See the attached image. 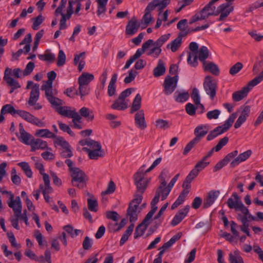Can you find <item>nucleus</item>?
Instances as JSON below:
<instances>
[{
  "instance_id": "f257e3e1",
  "label": "nucleus",
  "mask_w": 263,
  "mask_h": 263,
  "mask_svg": "<svg viewBox=\"0 0 263 263\" xmlns=\"http://www.w3.org/2000/svg\"><path fill=\"white\" fill-rule=\"evenodd\" d=\"M162 158L159 157L154 161L152 165L145 170V165H143L134 176V182L138 190L144 193L150 181V178L145 177L146 173L153 170L156 166L160 163Z\"/></svg>"
},
{
  "instance_id": "f03ea898",
  "label": "nucleus",
  "mask_w": 263,
  "mask_h": 263,
  "mask_svg": "<svg viewBox=\"0 0 263 263\" xmlns=\"http://www.w3.org/2000/svg\"><path fill=\"white\" fill-rule=\"evenodd\" d=\"M57 77V73L54 71H51L47 73L48 80L42 86L41 89L45 91V96L50 104L58 105L60 103L61 99L55 97L57 91L53 89L52 83Z\"/></svg>"
},
{
  "instance_id": "7ed1b4c3",
  "label": "nucleus",
  "mask_w": 263,
  "mask_h": 263,
  "mask_svg": "<svg viewBox=\"0 0 263 263\" xmlns=\"http://www.w3.org/2000/svg\"><path fill=\"white\" fill-rule=\"evenodd\" d=\"M226 4L220 5L217 9H216V7L214 6L211 2H209L201 10L202 13L204 14L205 17L206 18L210 16H217L220 14V16L218 19V21H222L227 18L228 17V13L224 12V9L227 7Z\"/></svg>"
},
{
  "instance_id": "20e7f679",
  "label": "nucleus",
  "mask_w": 263,
  "mask_h": 263,
  "mask_svg": "<svg viewBox=\"0 0 263 263\" xmlns=\"http://www.w3.org/2000/svg\"><path fill=\"white\" fill-rule=\"evenodd\" d=\"M263 81V70L258 76L250 81L247 86L243 87L240 90L234 92L232 98L234 101H239L247 97L248 92L255 86Z\"/></svg>"
},
{
  "instance_id": "39448f33",
  "label": "nucleus",
  "mask_w": 263,
  "mask_h": 263,
  "mask_svg": "<svg viewBox=\"0 0 263 263\" xmlns=\"http://www.w3.org/2000/svg\"><path fill=\"white\" fill-rule=\"evenodd\" d=\"M236 117L237 115L236 113H233L231 114L223 124L216 127L210 132L206 137V140L208 141H211L219 135L227 132L232 126Z\"/></svg>"
},
{
  "instance_id": "423d86ee",
  "label": "nucleus",
  "mask_w": 263,
  "mask_h": 263,
  "mask_svg": "<svg viewBox=\"0 0 263 263\" xmlns=\"http://www.w3.org/2000/svg\"><path fill=\"white\" fill-rule=\"evenodd\" d=\"M236 117L237 115L236 113H233L231 114L223 124L216 127L210 132L206 137V140L208 141H211L219 135L227 132L232 126Z\"/></svg>"
},
{
  "instance_id": "0eeeda50",
  "label": "nucleus",
  "mask_w": 263,
  "mask_h": 263,
  "mask_svg": "<svg viewBox=\"0 0 263 263\" xmlns=\"http://www.w3.org/2000/svg\"><path fill=\"white\" fill-rule=\"evenodd\" d=\"M236 117L237 115L236 113H233L231 114L223 124L216 127L210 132L206 137V140L208 141H211L219 135L227 132L232 126Z\"/></svg>"
},
{
  "instance_id": "6e6552de",
  "label": "nucleus",
  "mask_w": 263,
  "mask_h": 263,
  "mask_svg": "<svg viewBox=\"0 0 263 263\" xmlns=\"http://www.w3.org/2000/svg\"><path fill=\"white\" fill-rule=\"evenodd\" d=\"M137 192L139 194H137L135 195V198L129 204L128 209L127 210V215L129 217V221L130 222L136 221L138 219V214L139 211H138L139 204L142 202L143 196L142 194L140 192L137 187Z\"/></svg>"
},
{
  "instance_id": "1a4fd4ad",
  "label": "nucleus",
  "mask_w": 263,
  "mask_h": 263,
  "mask_svg": "<svg viewBox=\"0 0 263 263\" xmlns=\"http://www.w3.org/2000/svg\"><path fill=\"white\" fill-rule=\"evenodd\" d=\"M72 178L71 182L74 186L82 189L86 186L87 176L86 174L79 167H74L70 172Z\"/></svg>"
},
{
  "instance_id": "9d476101",
  "label": "nucleus",
  "mask_w": 263,
  "mask_h": 263,
  "mask_svg": "<svg viewBox=\"0 0 263 263\" xmlns=\"http://www.w3.org/2000/svg\"><path fill=\"white\" fill-rule=\"evenodd\" d=\"M170 37V34H164L161 36L156 42L153 40L151 46L153 48L146 52L147 55H152L154 58H158L161 52V46L167 41Z\"/></svg>"
},
{
  "instance_id": "9b49d317",
  "label": "nucleus",
  "mask_w": 263,
  "mask_h": 263,
  "mask_svg": "<svg viewBox=\"0 0 263 263\" xmlns=\"http://www.w3.org/2000/svg\"><path fill=\"white\" fill-rule=\"evenodd\" d=\"M203 85L206 95L211 100H213L217 90V82L212 76H206L204 78Z\"/></svg>"
},
{
  "instance_id": "f8f14e48",
  "label": "nucleus",
  "mask_w": 263,
  "mask_h": 263,
  "mask_svg": "<svg viewBox=\"0 0 263 263\" xmlns=\"http://www.w3.org/2000/svg\"><path fill=\"white\" fill-rule=\"evenodd\" d=\"M62 104V101L61 100L60 103L58 105L51 104V105L55 107L56 111L61 115L68 117L69 118L74 119V120H79L80 119V115L78 112L76 111L75 108L72 109L69 106H61Z\"/></svg>"
},
{
  "instance_id": "ddd939ff",
  "label": "nucleus",
  "mask_w": 263,
  "mask_h": 263,
  "mask_svg": "<svg viewBox=\"0 0 263 263\" xmlns=\"http://www.w3.org/2000/svg\"><path fill=\"white\" fill-rule=\"evenodd\" d=\"M178 81L177 76L173 77L167 76L165 77L163 86V91L166 95H170L173 92L177 87Z\"/></svg>"
},
{
  "instance_id": "4468645a",
  "label": "nucleus",
  "mask_w": 263,
  "mask_h": 263,
  "mask_svg": "<svg viewBox=\"0 0 263 263\" xmlns=\"http://www.w3.org/2000/svg\"><path fill=\"white\" fill-rule=\"evenodd\" d=\"M189 48L190 52L188 53L187 63L192 67H196L198 65L197 54L198 45L197 43L192 42L189 45Z\"/></svg>"
},
{
  "instance_id": "2eb2a0df",
  "label": "nucleus",
  "mask_w": 263,
  "mask_h": 263,
  "mask_svg": "<svg viewBox=\"0 0 263 263\" xmlns=\"http://www.w3.org/2000/svg\"><path fill=\"white\" fill-rule=\"evenodd\" d=\"M18 115L28 122L35 125L38 127L45 126V124L44 122L27 111L20 110L18 112Z\"/></svg>"
},
{
  "instance_id": "dca6fc26",
  "label": "nucleus",
  "mask_w": 263,
  "mask_h": 263,
  "mask_svg": "<svg viewBox=\"0 0 263 263\" xmlns=\"http://www.w3.org/2000/svg\"><path fill=\"white\" fill-rule=\"evenodd\" d=\"M73 3V0H69L66 14H64L62 12V13L59 14L62 16L60 21V30H63L67 28L66 21L69 20L74 13Z\"/></svg>"
},
{
  "instance_id": "f3484780",
  "label": "nucleus",
  "mask_w": 263,
  "mask_h": 263,
  "mask_svg": "<svg viewBox=\"0 0 263 263\" xmlns=\"http://www.w3.org/2000/svg\"><path fill=\"white\" fill-rule=\"evenodd\" d=\"M151 218V217H148L147 215H146L142 222L136 227L134 233V238L135 239L140 237L144 233L149 224L150 222L149 221Z\"/></svg>"
},
{
  "instance_id": "a211bd4d",
  "label": "nucleus",
  "mask_w": 263,
  "mask_h": 263,
  "mask_svg": "<svg viewBox=\"0 0 263 263\" xmlns=\"http://www.w3.org/2000/svg\"><path fill=\"white\" fill-rule=\"evenodd\" d=\"M188 34V31L184 32H180L178 37L173 40L170 44L166 46L167 49H170L172 52H176L181 46L182 43V39Z\"/></svg>"
},
{
  "instance_id": "6ab92c4d",
  "label": "nucleus",
  "mask_w": 263,
  "mask_h": 263,
  "mask_svg": "<svg viewBox=\"0 0 263 263\" xmlns=\"http://www.w3.org/2000/svg\"><path fill=\"white\" fill-rule=\"evenodd\" d=\"M189 210V205H186L183 209H180L175 215L171 221V224L173 226H175L179 224L186 217Z\"/></svg>"
},
{
  "instance_id": "aec40b11",
  "label": "nucleus",
  "mask_w": 263,
  "mask_h": 263,
  "mask_svg": "<svg viewBox=\"0 0 263 263\" xmlns=\"http://www.w3.org/2000/svg\"><path fill=\"white\" fill-rule=\"evenodd\" d=\"M135 123L137 127L141 129H144L147 127L145 120L144 112L143 110H139L135 116Z\"/></svg>"
},
{
  "instance_id": "412c9836",
  "label": "nucleus",
  "mask_w": 263,
  "mask_h": 263,
  "mask_svg": "<svg viewBox=\"0 0 263 263\" xmlns=\"http://www.w3.org/2000/svg\"><path fill=\"white\" fill-rule=\"evenodd\" d=\"M139 27L140 24L135 18H133L128 21L126 26L125 33L127 35H133L138 31Z\"/></svg>"
},
{
  "instance_id": "4be33fe9",
  "label": "nucleus",
  "mask_w": 263,
  "mask_h": 263,
  "mask_svg": "<svg viewBox=\"0 0 263 263\" xmlns=\"http://www.w3.org/2000/svg\"><path fill=\"white\" fill-rule=\"evenodd\" d=\"M40 85L39 84H34L32 87L30 93V97L28 103L30 106L35 105L38 101L40 96Z\"/></svg>"
},
{
  "instance_id": "5701e85b",
  "label": "nucleus",
  "mask_w": 263,
  "mask_h": 263,
  "mask_svg": "<svg viewBox=\"0 0 263 263\" xmlns=\"http://www.w3.org/2000/svg\"><path fill=\"white\" fill-rule=\"evenodd\" d=\"M241 203V199L236 193H233L227 202L228 206L230 209H235V211H237L238 208Z\"/></svg>"
},
{
  "instance_id": "b1692460",
  "label": "nucleus",
  "mask_w": 263,
  "mask_h": 263,
  "mask_svg": "<svg viewBox=\"0 0 263 263\" xmlns=\"http://www.w3.org/2000/svg\"><path fill=\"white\" fill-rule=\"evenodd\" d=\"M29 145L31 146V152H34L36 149H44L47 148V143L46 141L41 139H31Z\"/></svg>"
},
{
  "instance_id": "393cba45",
  "label": "nucleus",
  "mask_w": 263,
  "mask_h": 263,
  "mask_svg": "<svg viewBox=\"0 0 263 263\" xmlns=\"http://www.w3.org/2000/svg\"><path fill=\"white\" fill-rule=\"evenodd\" d=\"M218 191H211L209 193L206 198L204 200L203 206L205 208L210 207L213 204L215 200L219 195Z\"/></svg>"
},
{
  "instance_id": "a878e982",
  "label": "nucleus",
  "mask_w": 263,
  "mask_h": 263,
  "mask_svg": "<svg viewBox=\"0 0 263 263\" xmlns=\"http://www.w3.org/2000/svg\"><path fill=\"white\" fill-rule=\"evenodd\" d=\"M208 132V129L205 125H199L197 126L194 130L195 137L194 139L198 143L201 139L204 137Z\"/></svg>"
},
{
  "instance_id": "bb28decb",
  "label": "nucleus",
  "mask_w": 263,
  "mask_h": 263,
  "mask_svg": "<svg viewBox=\"0 0 263 263\" xmlns=\"http://www.w3.org/2000/svg\"><path fill=\"white\" fill-rule=\"evenodd\" d=\"M252 154L251 150H248L240 154L237 157L235 158L231 163V166L234 167L240 162L245 161L248 159Z\"/></svg>"
},
{
  "instance_id": "cd10ccee",
  "label": "nucleus",
  "mask_w": 263,
  "mask_h": 263,
  "mask_svg": "<svg viewBox=\"0 0 263 263\" xmlns=\"http://www.w3.org/2000/svg\"><path fill=\"white\" fill-rule=\"evenodd\" d=\"M9 207L12 209L14 213H15V211L16 212L17 210L19 211V217L24 216H27L26 210H25L23 213H22V205L21 198L19 196L15 197V203L14 204H13L12 202L9 204Z\"/></svg>"
},
{
  "instance_id": "c85d7f7f",
  "label": "nucleus",
  "mask_w": 263,
  "mask_h": 263,
  "mask_svg": "<svg viewBox=\"0 0 263 263\" xmlns=\"http://www.w3.org/2000/svg\"><path fill=\"white\" fill-rule=\"evenodd\" d=\"M203 68L205 71H209L215 76L219 74L220 71L218 66L212 62H204Z\"/></svg>"
},
{
  "instance_id": "c756f323",
  "label": "nucleus",
  "mask_w": 263,
  "mask_h": 263,
  "mask_svg": "<svg viewBox=\"0 0 263 263\" xmlns=\"http://www.w3.org/2000/svg\"><path fill=\"white\" fill-rule=\"evenodd\" d=\"M152 43L153 40L152 39H149L144 42L142 44V47L141 48L138 49L135 54L132 56L133 59H134L135 61L138 59L143 53H144L146 51L148 48L151 47Z\"/></svg>"
},
{
  "instance_id": "7c9ffc66",
  "label": "nucleus",
  "mask_w": 263,
  "mask_h": 263,
  "mask_svg": "<svg viewBox=\"0 0 263 263\" xmlns=\"http://www.w3.org/2000/svg\"><path fill=\"white\" fill-rule=\"evenodd\" d=\"M83 149L88 154V156L91 159L97 160L99 158L104 156V152L101 149H90L86 147H84Z\"/></svg>"
},
{
  "instance_id": "2f4dec72",
  "label": "nucleus",
  "mask_w": 263,
  "mask_h": 263,
  "mask_svg": "<svg viewBox=\"0 0 263 263\" xmlns=\"http://www.w3.org/2000/svg\"><path fill=\"white\" fill-rule=\"evenodd\" d=\"M79 115L81 117H84L87 121H92L94 119V114L92 110L86 107H83L79 110Z\"/></svg>"
},
{
  "instance_id": "473e14b6",
  "label": "nucleus",
  "mask_w": 263,
  "mask_h": 263,
  "mask_svg": "<svg viewBox=\"0 0 263 263\" xmlns=\"http://www.w3.org/2000/svg\"><path fill=\"white\" fill-rule=\"evenodd\" d=\"M166 69L164 63L161 59L159 60L157 66L153 70V75L155 77H159L163 75Z\"/></svg>"
},
{
  "instance_id": "72a5a7b5",
  "label": "nucleus",
  "mask_w": 263,
  "mask_h": 263,
  "mask_svg": "<svg viewBox=\"0 0 263 263\" xmlns=\"http://www.w3.org/2000/svg\"><path fill=\"white\" fill-rule=\"evenodd\" d=\"M160 197L159 192L156 191L155 196L152 199L151 203V210L146 215L148 217L152 218L153 216L157 211L158 207L156 206V204L159 201Z\"/></svg>"
},
{
  "instance_id": "f704fd0d",
  "label": "nucleus",
  "mask_w": 263,
  "mask_h": 263,
  "mask_svg": "<svg viewBox=\"0 0 263 263\" xmlns=\"http://www.w3.org/2000/svg\"><path fill=\"white\" fill-rule=\"evenodd\" d=\"M19 130L21 138L22 139L21 141L25 144L29 145V143H30L29 140L31 137V135L25 131L22 123H20L19 124Z\"/></svg>"
},
{
  "instance_id": "c9c22d12",
  "label": "nucleus",
  "mask_w": 263,
  "mask_h": 263,
  "mask_svg": "<svg viewBox=\"0 0 263 263\" xmlns=\"http://www.w3.org/2000/svg\"><path fill=\"white\" fill-rule=\"evenodd\" d=\"M94 79L92 74L87 72L83 73L78 79L79 84L88 85L89 83Z\"/></svg>"
},
{
  "instance_id": "e433bc0d",
  "label": "nucleus",
  "mask_w": 263,
  "mask_h": 263,
  "mask_svg": "<svg viewBox=\"0 0 263 263\" xmlns=\"http://www.w3.org/2000/svg\"><path fill=\"white\" fill-rule=\"evenodd\" d=\"M117 73H114L111 78L108 86L107 93L109 96L111 97L115 94L116 92V83L117 80Z\"/></svg>"
},
{
  "instance_id": "4c0bfd02",
  "label": "nucleus",
  "mask_w": 263,
  "mask_h": 263,
  "mask_svg": "<svg viewBox=\"0 0 263 263\" xmlns=\"http://www.w3.org/2000/svg\"><path fill=\"white\" fill-rule=\"evenodd\" d=\"M209 51L206 46H202L198 51L197 59L202 63L206 62L205 60L209 57Z\"/></svg>"
},
{
  "instance_id": "58836bf2",
  "label": "nucleus",
  "mask_w": 263,
  "mask_h": 263,
  "mask_svg": "<svg viewBox=\"0 0 263 263\" xmlns=\"http://www.w3.org/2000/svg\"><path fill=\"white\" fill-rule=\"evenodd\" d=\"M35 135L42 138H55L56 136L48 129H37Z\"/></svg>"
},
{
  "instance_id": "ea45409f",
  "label": "nucleus",
  "mask_w": 263,
  "mask_h": 263,
  "mask_svg": "<svg viewBox=\"0 0 263 263\" xmlns=\"http://www.w3.org/2000/svg\"><path fill=\"white\" fill-rule=\"evenodd\" d=\"M229 256V260L230 263H244L242 257L237 250L235 251L234 253H230Z\"/></svg>"
},
{
  "instance_id": "a19ab883",
  "label": "nucleus",
  "mask_w": 263,
  "mask_h": 263,
  "mask_svg": "<svg viewBox=\"0 0 263 263\" xmlns=\"http://www.w3.org/2000/svg\"><path fill=\"white\" fill-rule=\"evenodd\" d=\"M20 109H15L14 107L10 104L4 105L2 108V114H10L13 116L16 114L18 115Z\"/></svg>"
},
{
  "instance_id": "79ce46f5",
  "label": "nucleus",
  "mask_w": 263,
  "mask_h": 263,
  "mask_svg": "<svg viewBox=\"0 0 263 263\" xmlns=\"http://www.w3.org/2000/svg\"><path fill=\"white\" fill-rule=\"evenodd\" d=\"M127 107V104L125 101H122L118 98L115 100L114 103L111 105V108L114 109L119 110H124Z\"/></svg>"
},
{
  "instance_id": "37998d69",
  "label": "nucleus",
  "mask_w": 263,
  "mask_h": 263,
  "mask_svg": "<svg viewBox=\"0 0 263 263\" xmlns=\"http://www.w3.org/2000/svg\"><path fill=\"white\" fill-rule=\"evenodd\" d=\"M141 106V97L139 93H138L133 102L130 112L133 113L135 111H139Z\"/></svg>"
},
{
  "instance_id": "c03bdc74",
  "label": "nucleus",
  "mask_w": 263,
  "mask_h": 263,
  "mask_svg": "<svg viewBox=\"0 0 263 263\" xmlns=\"http://www.w3.org/2000/svg\"><path fill=\"white\" fill-rule=\"evenodd\" d=\"M134 228V224H130L127 228L126 231L124 232L123 235H122L120 241V246H122L124 243L128 240L129 236L132 234Z\"/></svg>"
},
{
  "instance_id": "a18cd8bd",
  "label": "nucleus",
  "mask_w": 263,
  "mask_h": 263,
  "mask_svg": "<svg viewBox=\"0 0 263 263\" xmlns=\"http://www.w3.org/2000/svg\"><path fill=\"white\" fill-rule=\"evenodd\" d=\"M237 211H240L242 214H243V215L242 214H238L237 216V219H240L241 217H246L247 218V219H250L249 217L252 215L250 214L248 209L244 205L242 202L240 204V205L237 209Z\"/></svg>"
},
{
  "instance_id": "49530a36",
  "label": "nucleus",
  "mask_w": 263,
  "mask_h": 263,
  "mask_svg": "<svg viewBox=\"0 0 263 263\" xmlns=\"http://www.w3.org/2000/svg\"><path fill=\"white\" fill-rule=\"evenodd\" d=\"M155 126L160 129H165L170 127L169 122L167 120L158 119L155 122Z\"/></svg>"
},
{
  "instance_id": "de8ad7c7",
  "label": "nucleus",
  "mask_w": 263,
  "mask_h": 263,
  "mask_svg": "<svg viewBox=\"0 0 263 263\" xmlns=\"http://www.w3.org/2000/svg\"><path fill=\"white\" fill-rule=\"evenodd\" d=\"M153 17L151 13L145 11V14L141 20L142 28H145L149 25Z\"/></svg>"
},
{
  "instance_id": "09e8293b",
  "label": "nucleus",
  "mask_w": 263,
  "mask_h": 263,
  "mask_svg": "<svg viewBox=\"0 0 263 263\" xmlns=\"http://www.w3.org/2000/svg\"><path fill=\"white\" fill-rule=\"evenodd\" d=\"M18 165L22 168L26 175L28 178H31L32 176V172L29 164L26 162H21Z\"/></svg>"
},
{
  "instance_id": "8fccbe9b",
  "label": "nucleus",
  "mask_w": 263,
  "mask_h": 263,
  "mask_svg": "<svg viewBox=\"0 0 263 263\" xmlns=\"http://www.w3.org/2000/svg\"><path fill=\"white\" fill-rule=\"evenodd\" d=\"M79 95H80L81 99L82 100H84L83 97L86 96L89 94V87L88 85H83V84H79Z\"/></svg>"
},
{
  "instance_id": "3c124183",
  "label": "nucleus",
  "mask_w": 263,
  "mask_h": 263,
  "mask_svg": "<svg viewBox=\"0 0 263 263\" xmlns=\"http://www.w3.org/2000/svg\"><path fill=\"white\" fill-rule=\"evenodd\" d=\"M88 208L91 212H96L98 211V201L96 199H87Z\"/></svg>"
},
{
  "instance_id": "603ef678",
  "label": "nucleus",
  "mask_w": 263,
  "mask_h": 263,
  "mask_svg": "<svg viewBox=\"0 0 263 263\" xmlns=\"http://www.w3.org/2000/svg\"><path fill=\"white\" fill-rule=\"evenodd\" d=\"M243 68V64L240 62H237L232 66L229 70V73L232 76H234L239 72Z\"/></svg>"
},
{
  "instance_id": "864d4df0",
  "label": "nucleus",
  "mask_w": 263,
  "mask_h": 263,
  "mask_svg": "<svg viewBox=\"0 0 263 263\" xmlns=\"http://www.w3.org/2000/svg\"><path fill=\"white\" fill-rule=\"evenodd\" d=\"M190 95L187 92H183L179 93L177 96H175V101L177 102L182 103L187 101L189 98Z\"/></svg>"
},
{
  "instance_id": "5fc2aeb1",
  "label": "nucleus",
  "mask_w": 263,
  "mask_h": 263,
  "mask_svg": "<svg viewBox=\"0 0 263 263\" xmlns=\"http://www.w3.org/2000/svg\"><path fill=\"white\" fill-rule=\"evenodd\" d=\"M138 74V72L136 70L134 69H131L129 71V74L128 76L125 77V78L124 80V82L125 84H128L134 81Z\"/></svg>"
},
{
  "instance_id": "6e6d98bb",
  "label": "nucleus",
  "mask_w": 263,
  "mask_h": 263,
  "mask_svg": "<svg viewBox=\"0 0 263 263\" xmlns=\"http://www.w3.org/2000/svg\"><path fill=\"white\" fill-rule=\"evenodd\" d=\"M194 0H181L178 2V5L179 7L176 9L175 11L176 13L179 12L182 9L185 7L191 5Z\"/></svg>"
},
{
  "instance_id": "4d7b16f0",
  "label": "nucleus",
  "mask_w": 263,
  "mask_h": 263,
  "mask_svg": "<svg viewBox=\"0 0 263 263\" xmlns=\"http://www.w3.org/2000/svg\"><path fill=\"white\" fill-rule=\"evenodd\" d=\"M19 211L17 210L14 213L15 216V218H10V221L11 223L12 226L16 230H20V228L18 225V220H20L19 218Z\"/></svg>"
},
{
  "instance_id": "13d9d810",
  "label": "nucleus",
  "mask_w": 263,
  "mask_h": 263,
  "mask_svg": "<svg viewBox=\"0 0 263 263\" xmlns=\"http://www.w3.org/2000/svg\"><path fill=\"white\" fill-rule=\"evenodd\" d=\"M209 162H206V160L202 158L196 164V165L194 167V168L199 173L206 166H207L209 164Z\"/></svg>"
},
{
  "instance_id": "bf43d9fd",
  "label": "nucleus",
  "mask_w": 263,
  "mask_h": 263,
  "mask_svg": "<svg viewBox=\"0 0 263 263\" xmlns=\"http://www.w3.org/2000/svg\"><path fill=\"white\" fill-rule=\"evenodd\" d=\"M229 142V138L224 137L218 142L217 144L214 147L215 151L219 152L224 146H225Z\"/></svg>"
},
{
  "instance_id": "052dcab7",
  "label": "nucleus",
  "mask_w": 263,
  "mask_h": 263,
  "mask_svg": "<svg viewBox=\"0 0 263 263\" xmlns=\"http://www.w3.org/2000/svg\"><path fill=\"white\" fill-rule=\"evenodd\" d=\"M11 179L14 184L19 185L21 184V179L16 174V170L15 168H13L11 170Z\"/></svg>"
},
{
  "instance_id": "680f3d73",
  "label": "nucleus",
  "mask_w": 263,
  "mask_h": 263,
  "mask_svg": "<svg viewBox=\"0 0 263 263\" xmlns=\"http://www.w3.org/2000/svg\"><path fill=\"white\" fill-rule=\"evenodd\" d=\"M58 125L60 129L64 132L67 133L71 136H74V133L71 130L69 125L63 123L61 122H58Z\"/></svg>"
},
{
  "instance_id": "e2e57ef3",
  "label": "nucleus",
  "mask_w": 263,
  "mask_h": 263,
  "mask_svg": "<svg viewBox=\"0 0 263 263\" xmlns=\"http://www.w3.org/2000/svg\"><path fill=\"white\" fill-rule=\"evenodd\" d=\"M220 112V110L217 109L209 111L206 113V117L209 120L217 119L218 118Z\"/></svg>"
},
{
  "instance_id": "0e129e2a",
  "label": "nucleus",
  "mask_w": 263,
  "mask_h": 263,
  "mask_svg": "<svg viewBox=\"0 0 263 263\" xmlns=\"http://www.w3.org/2000/svg\"><path fill=\"white\" fill-rule=\"evenodd\" d=\"M34 67V63L33 62H29L23 71V76H27L29 75L32 72Z\"/></svg>"
},
{
  "instance_id": "69168bd1",
  "label": "nucleus",
  "mask_w": 263,
  "mask_h": 263,
  "mask_svg": "<svg viewBox=\"0 0 263 263\" xmlns=\"http://www.w3.org/2000/svg\"><path fill=\"white\" fill-rule=\"evenodd\" d=\"M116 189V185L112 181H110L106 190L102 192V195L110 194L113 193Z\"/></svg>"
},
{
  "instance_id": "338daca9",
  "label": "nucleus",
  "mask_w": 263,
  "mask_h": 263,
  "mask_svg": "<svg viewBox=\"0 0 263 263\" xmlns=\"http://www.w3.org/2000/svg\"><path fill=\"white\" fill-rule=\"evenodd\" d=\"M66 61V55L64 52V51L62 50H60L59 52L58 57V61H57V66H62L64 65Z\"/></svg>"
},
{
  "instance_id": "774afa93",
  "label": "nucleus",
  "mask_w": 263,
  "mask_h": 263,
  "mask_svg": "<svg viewBox=\"0 0 263 263\" xmlns=\"http://www.w3.org/2000/svg\"><path fill=\"white\" fill-rule=\"evenodd\" d=\"M38 57L41 60L45 61H54L55 60L54 54L51 53L39 54Z\"/></svg>"
}]
</instances>
